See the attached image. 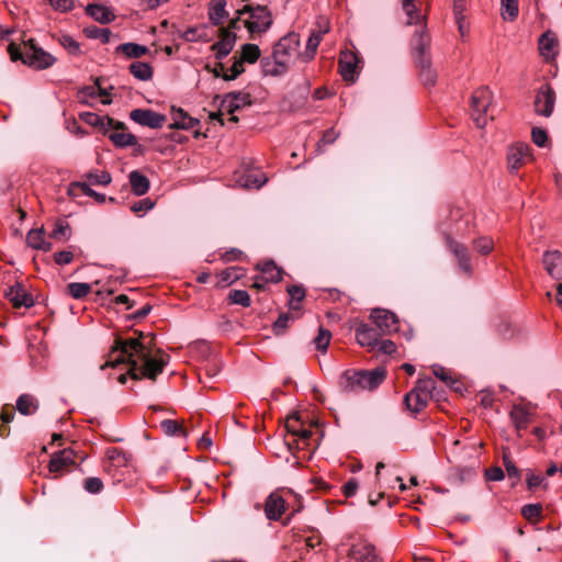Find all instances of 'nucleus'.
I'll return each mask as SVG.
<instances>
[{
	"instance_id": "nucleus-1",
	"label": "nucleus",
	"mask_w": 562,
	"mask_h": 562,
	"mask_svg": "<svg viewBox=\"0 0 562 562\" xmlns=\"http://www.w3.org/2000/svg\"><path fill=\"white\" fill-rule=\"evenodd\" d=\"M158 355H151V347L146 345L140 339H122L117 338L112 348V359L106 361L102 369L105 367H116L120 363L128 364V375L133 380L149 379L156 381L167 364L164 359V353L158 351Z\"/></svg>"
},
{
	"instance_id": "nucleus-2",
	"label": "nucleus",
	"mask_w": 562,
	"mask_h": 562,
	"mask_svg": "<svg viewBox=\"0 0 562 562\" xmlns=\"http://www.w3.org/2000/svg\"><path fill=\"white\" fill-rule=\"evenodd\" d=\"M300 35L290 32L281 37L273 46L271 56L261 59V69L265 76L280 77L285 75L295 57L300 58Z\"/></svg>"
},
{
	"instance_id": "nucleus-3",
	"label": "nucleus",
	"mask_w": 562,
	"mask_h": 562,
	"mask_svg": "<svg viewBox=\"0 0 562 562\" xmlns=\"http://www.w3.org/2000/svg\"><path fill=\"white\" fill-rule=\"evenodd\" d=\"M386 376L384 368H375L373 370H347L339 380L341 389L346 392H360L364 390L376 389Z\"/></svg>"
},
{
	"instance_id": "nucleus-4",
	"label": "nucleus",
	"mask_w": 562,
	"mask_h": 562,
	"mask_svg": "<svg viewBox=\"0 0 562 562\" xmlns=\"http://www.w3.org/2000/svg\"><path fill=\"white\" fill-rule=\"evenodd\" d=\"M435 391L436 382L431 378L419 379L415 387L404 397L407 409L415 414L422 412L435 396Z\"/></svg>"
},
{
	"instance_id": "nucleus-5",
	"label": "nucleus",
	"mask_w": 562,
	"mask_h": 562,
	"mask_svg": "<svg viewBox=\"0 0 562 562\" xmlns=\"http://www.w3.org/2000/svg\"><path fill=\"white\" fill-rule=\"evenodd\" d=\"M239 15L248 14L249 18L245 20V26L251 33H265L272 24V15L266 5L246 4L237 10Z\"/></svg>"
},
{
	"instance_id": "nucleus-6",
	"label": "nucleus",
	"mask_w": 562,
	"mask_h": 562,
	"mask_svg": "<svg viewBox=\"0 0 562 562\" xmlns=\"http://www.w3.org/2000/svg\"><path fill=\"white\" fill-rule=\"evenodd\" d=\"M492 92L486 87L476 89L471 97V116L476 126L483 128L488 121V108L492 103Z\"/></svg>"
},
{
	"instance_id": "nucleus-7",
	"label": "nucleus",
	"mask_w": 562,
	"mask_h": 562,
	"mask_svg": "<svg viewBox=\"0 0 562 562\" xmlns=\"http://www.w3.org/2000/svg\"><path fill=\"white\" fill-rule=\"evenodd\" d=\"M26 45L29 49L25 52V59H23L25 65L35 69H46L55 64L56 58L43 48L37 47L34 40H30Z\"/></svg>"
},
{
	"instance_id": "nucleus-8",
	"label": "nucleus",
	"mask_w": 562,
	"mask_h": 562,
	"mask_svg": "<svg viewBox=\"0 0 562 562\" xmlns=\"http://www.w3.org/2000/svg\"><path fill=\"white\" fill-rule=\"evenodd\" d=\"M370 318L382 335H390L398 329L397 316L383 308H375L371 312Z\"/></svg>"
},
{
	"instance_id": "nucleus-9",
	"label": "nucleus",
	"mask_w": 562,
	"mask_h": 562,
	"mask_svg": "<svg viewBox=\"0 0 562 562\" xmlns=\"http://www.w3.org/2000/svg\"><path fill=\"white\" fill-rule=\"evenodd\" d=\"M555 92L549 85H543L537 92L533 106L538 115L549 117L554 109Z\"/></svg>"
},
{
	"instance_id": "nucleus-10",
	"label": "nucleus",
	"mask_w": 562,
	"mask_h": 562,
	"mask_svg": "<svg viewBox=\"0 0 562 562\" xmlns=\"http://www.w3.org/2000/svg\"><path fill=\"white\" fill-rule=\"evenodd\" d=\"M446 244L458 261L459 268L467 274L472 272L471 257L468 247L454 240L450 235H445Z\"/></svg>"
},
{
	"instance_id": "nucleus-11",
	"label": "nucleus",
	"mask_w": 562,
	"mask_h": 562,
	"mask_svg": "<svg viewBox=\"0 0 562 562\" xmlns=\"http://www.w3.org/2000/svg\"><path fill=\"white\" fill-rule=\"evenodd\" d=\"M135 123L150 128H160L166 122V116L147 109H135L130 113Z\"/></svg>"
},
{
	"instance_id": "nucleus-12",
	"label": "nucleus",
	"mask_w": 562,
	"mask_h": 562,
	"mask_svg": "<svg viewBox=\"0 0 562 562\" xmlns=\"http://www.w3.org/2000/svg\"><path fill=\"white\" fill-rule=\"evenodd\" d=\"M76 456L77 453L70 448L55 452L48 464L49 472L55 473V477H57L58 474L63 473L75 463Z\"/></svg>"
},
{
	"instance_id": "nucleus-13",
	"label": "nucleus",
	"mask_w": 562,
	"mask_h": 562,
	"mask_svg": "<svg viewBox=\"0 0 562 562\" xmlns=\"http://www.w3.org/2000/svg\"><path fill=\"white\" fill-rule=\"evenodd\" d=\"M430 47V35L426 26H423L419 31H416L412 38V50L414 54L415 63L420 59H430L428 56Z\"/></svg>"
},
{
	"instance_id": "nucleus-14",
	"label": "nucleus",
	"mask_w": 562,
	"mask_h": 562,
	"mask_svg": "<svg viewBox=\"0 0 562 562\" xmlns=\"http://www.w3.org/2000/svg\"><path fill=\"white\" fill-rule=\"evenodd\" d=\"M4 295L15 308L31 307L34 304L33 296L19 282L9 286L5 290Z\"/></svg>"
},
{
	"instance_id": "nucleus-15",
	"label": "nucleus",
	"mask_w": 562,
	"mask_h": 562,
	"mask_svg": "<svg viewBox=\"0 0 562 562\" xmlns=\"http://www.w3.org/2000/svg\"><path fill=\"white\" fill-rule=\"evenodd\" d=\"M358 57L351 50H344L339 57V71L344 80L353 82L357 76Z\"/></svg>"
},
{
	"instance_id": "nucleus-16",
	"label": "nucleus",
	"mask_w": 562,
	"mask_h": 562,
	"mask_svg": "<svg viewBox=\"0 0 562 562\" xmlns=\"http://www.w3.org/2000/svg\"><path fill=\"white\" fill-rule=\"evenodd\" d=\"M285 512V501L282 495L276 491L272 492L265 502V515L268 520H279Z\"/></svg>"
},
{
	"instance_id": "nucleus-17",
	"label": "nucleus",
	"mask_w": 562,
	"mask_h": 562,
	"mask_svg": "<svg viewBox=\"0 0 562 562\" xmlns=\"http://www.w3.org/2000/svg\"><path fill=\"white\" fill-rule=\"evenodd\" d=\"M221 40L211 46L215 52V58L221 60L225 58L234 48L236 42V34L222 27L220 31Z\"/></svg>"
},
{
	"instance_id": "nucleus-18",
	"label": "nucleus",
	"mask_w": 562,
	"mask_h": 562,
	"mask_svg": "<svg viewBox=\"0 0 562 562\" xmlns=\"http://www.w3.org/2000/svg\"><path fill=\"white\" fill-rule=\"evenodd\" d=\"M382 334L376 327L361 324L356 328V340L362 347L374 349Z\"/></svg>"
},
{
	"instance_id": "nucleus-19",
	"label": "nucleus",
	"mask_w": 562,
	"mask_h": 562,
	"mask_svg": "<svg viewBox=\"0 0 562 562\" xmlns=\"http://www.w3.org/2000/svg\"><path fill=\"white\" fill-rule=\"evenodd\" d=\"M529 146L518 143L508 148L507 165L510 171L518 170L528 159Z\"/></svg>"
},
{
	"instance_id": "nucleus-20",
	"label": "nucleus",
	"mask_w": 562,
	"mask_h": 562,
	"mask_svg": "<svg viewBox=\"0 0 562 562\" xmlns=\"http://www.w3.org/2000/svg\"><path fill=\"white\" fill-rule=\"evenodd\" d=\"M349 562H382L371 544L352 546L349 552Z\"/></svg>"
},
{
	"instance_id": "nucleus-21",
	"label": "nucleus",
	"mask_w": 562,
	"mask_h": 562,
	"mask_svg": "<svg viewBox=\"0 0 562 562\" xmlns=\"http://www.w3.org/2000/svg\"><path fill=\"white\" fill-rule=\"evenodd\" d=\"M510 420L513 422L516 430L520 432L526 429L533 419V413L528 405H514L509 413Z\"/></svg>"
},
{
	"instance_id": "nucleus-22",
	"label": "nucleus",
	"mask_w": 562,
	"mask_h": 562,
	"mask_svg": "<svg viewBox=\"0 0 562 562\" xmlns=\"http://www.w3.org/2000/svg\"><path fill=\"white\" fill-rule=\"evenodd\" d=\"M542 262L546 271L555 280L562 279V254L558 250H547Z\"/></svg>"
},
{
	"instance_id": "nucleus-23",
	"label": "nucleus",
	"mask_w": 562,
	"mask_h": 562,
	"mask_svg": "<svg viewBox=\"0 0 562 562\" xmlns=\"http://www.w3.org/2000/svg\"><path fill=\"white\" fill-rule=\"evenodd\" d=\"M249 104H251L250 94L240 91L227 93L222 101V108L229 114H233L240 108Z\"/></svg>"
},
{
	"instance_id": "nucleus-24",
	"label": "nucleus",
	"mask_w": 562,
	"mask_h": 562,
	"mask_svg": "<svg viewBox=\"0 0 562 562\" xmlns=\"http://www.w3.org/2000/svg\"><path fill=\"white\" fill-rule=\"evenodd\" d=\"M328 32V26L325 25L324 27L319 26L318 30L312 31L307 43L305 50L300 54V58L307 63L312 60L316 54L317 47L323 38V35Z\"/></svg>"
},
{
	"instance_id": "nucleus-25",
	"label": "nucleus",
	"mask_w": 562,
	"mask_h": 562,
	"mask_svg": "<svg viewBox=\"0 0 562 562\" xmlns=\"http://www.w3.org/2000/svg\"><path fill=\"white\" fill-rule=\"evenodd\" d=\"M172 123L169 125L171 130H191L199 124V120L189 116L182 109L172 108Z\"/></svg>"
},
{
	"instance_id": "nucleus-26",
	"label": "nucleus",
	"mask_w": 562,
	"mask_h": 562,
	"mask_svg": "<svg viewBox=\"0 0 562 562\" xmlns=\"http://www.w3.org/2000/svg\"><path fill=\"white\" fill-rule=\"evenodd\" d=\"M86 13L99 23H110L115 19L111 9L103 4L90 3L86 7Z\"/></svg>"
},
{
	"instance_id": "nucleus-27",
	"label": "nucleus",
	"mask_w": 562,
	"mask_h": 562,
	"mask_svg": "<svg viewBox=\"0 0 562 562\" xmlns=\"http://www.w3.org/2000/svg\"><path fill=\"white\" fill-rule=\"evenodd\" d=\"M130 184L135 195H144L149 190V180L138 170H133L128 175Z\"/></svg>"
},
{
	"instance_id": "nucleus-28",
	"label": "nucleus",
	"mask_w": 562,
	"mask_h": 562,
	"mask_svg": "<svg viewBox=\"0 0 562 562\" xmlns=\"http://www.w3.org/2000/svg\"><path fill=\"white\" fill-rule=\"evenodd\" d=\"M227 15L226 0H211L209 4V19L213 25H220Z\"/></svg>"
},
{
	"instance_id": "nucleus-29",
	"label": "nucleus",
	"mask_w": 562,
	"mask_h": 562,
	"mask_svg": "<svg viewBox=\"0 0 562 562\" xmlns=\"http://www.w3.org/2000/svg\"><path fill=\"white\" fill-rule=\"evenodd\" d=\"M257 268L261 271L260 278L265 279L266 283H277L282 279V271L273 261L258 265Z\"/></svg>"
},
{
	"instance_id": "nucleus-30",
	"label": "nucleus",
	"mask_w": 562,
	"mask_h": 562,
	"mask_svg": "<svg viewBox=\"0 0 562 562\" xmlns=\"http://www.w3.org/2000/svg\"><path fill=\"white\" fill-rule=\"evenodd\" d=\"M16 409L22 415H32L38 409V401L31 394H22L18 397Z\"/></svg>"
},
{
	"instance_id": "nucleus-31",
	"label": "nucleus",
	"mask_w": 562,
	"mask_h": 562,
	"mask_svg": "<svg viewBox=\"0 0 562 562\" xmlns=\"http://www.w3.org/2000/svg\"><path fill=\"white\" fill-rule=\"evenodd\" d=\"M416 66L419 68V77L420 80L425 86H432L436 82L437 74L431 68V61L430 59H420L419 61L415 63Z\"/></svg>"
},
{
	"instance_id": "nucleus-32",
	"label": "nucleus",
	"mask_w": 562,
	"mask_h": 562,
	"mask_svg": "<svg viewBox=\"0 0 562 562\" xmlns=\"http://www.w3.org/2000/svg\"><path fill=\"white\" fill-rule=\"evenodd\" d=\"M402 9L407 15V25L418 24L425 20V16L419 14L414 0H402Z\"/></svg>"
},
{
	"instance_id": "nucleus-33",
	"label": "nucleus",
	"mask_w": 562,
	"mask_h": 562,
	"mask_svg": "<svg viewBox=\"0 0 562 562\" xmlns=\"http://www.w3.org/2000/svg\"><path fill=\"white\" fill-rule=\"evenodd\" d=\"M131 74L138 80L147 81L153 77V68L143 61H133L128 67Z\"/></svg>"
},
{
	"instance_id": "nucleus-34",
	"label": "nucleus",
	"mask_w": 562,
	"mask_h": 562,
	"mask_svg": "<svg viewBox=\"0 0 562 562\" xmlns=\"http://www.w3.org/2000/svg\"><path fill=\"white\" fill-rule=\"evenodd\" d=\"M557 46V40L550 34L544 33L539 38V50L540 54L546 58H553L555 52L554 48Z\"/></svg>"
},
{
	"instance_id": "nucleus-35",
	"label": "nucleus",
	"mask_w": 562,
	"mask_h": 562,
	"mask_svg": "<svg viewBox=\"0 0 562 562\" xmlns=\"http://www.w3.org/2000/svg\"><path fill=\"white\" fill-rule=\"evenodd\" d=\"M116 52L124 54L127 58H138L147 54L148 48L136 43H124L116 47Z\"/></svg>"
},
{
	"instance_id": "nucleus-36",
	"label": "nucleus",
	"mask_w": 562,
	"mask_h": 562,
	"mask_svg": "<svg viewBox=\"0 0 562 562\" xmlns=\"http://www.w3.org/2000/svg\"><path fill=\"white\" fill-rule=\"evenodd\" d=\"M267 182V178L263 173H245L239 177L238 183L245 188H261Z\"/></svg>"
},
{
	"instance_id": "nucleus-37",
	"label": "nucleus",
	"mask_w": 562,
	"mask_h": 562,
	"mask_svg": "<svg viewBox=\"0 0 562 562\" xmlns=\"http://www.w3.org/2000/svg\"><path fill=\"white\" fill-rule=\"evenodd\" d=\"M260 57V48L256 44H244L241 46V52L239 58L243 63L254 64Z\"/></svg>"
},
{
	"instance_id": "nucleus-38",
	"label": "nucleus",
	"mask_w": 562,
	"mask_h": 562,
	"mask_svg": "<svg viewBox=\"0 0 562 562\" xmlns=\"http://www.w3.org/2000/svg\"><path fill=\"white\" fill-rule=\"evenodd\" d=\"M286 292L290 295L289 305L292 310H299L300 303L305 297V290L301 285H289Z\"/></svg>"
},
{
	"instance_id": "nucleus-39",
	"label": "nucleus",
	"mask_w": 562,
	"mask_h": 562,
	"mask_svg": "<svg viewBox=\"0 0 562 562\" xmlns=\"http://www.w3.org/2000/svg\"><path fill=\"white\" fill-rule=\"evenodd\" d=\"M521 515L529 522H537L542 517V505L541 504H527L521 508Z\"/></svg>"
},
{
	"instance_id": "nucleus-40",
	"label": "nucleus",
	"mask_w": 562,
	"mask_h": 562,
	"mask_svg": "<svg viewBox=\"0 0 562 562\" xmlns=\"http://www.w3.org/2000/svg\"><path fill=\"white\" fill-rule=\"evenodd\" d=\"M501 4L504 20L514 21L518 16V0H502Z\"/></svg>"
},
{
	"instance_id": "nucleus-41",
	"label": "nucleus",
	"mask_w": 562,
	"mask_h": 562,
	"mask_svg": "<svg viewBox=\"0 0 562 562\" xmlns=\"http://www.w3.org/2000/svg\"><path fill=\"white\" fill-rule=\"evenodd\" d=\"M110 139L117 147H127L137 144V138L130 133H113L110 135Z\"/></svg>"
},
{
	"instance_id": "nucleus-42",
	"label": "nucleus",
	"mask_w": 562,
	"mask_h": 562,
	"mask_svg": "<svg viewBox=\"0 0 562 562\" xmlns=\"http://www.w3.org/2000/svg\"><path fill=\"white\" fill-rule=\"evenodd\" d=\"M68 293L76 300H80L89 294L91 286L89 283L72 282L67 285Z\"/></svg>"
},
{
	"instance_id": "nucleus-43",
	"label": "nucleus",
	"mask_w": 562,
	"mask_h": 562,
	"mask_svg": "<svg viewBox=\"0 0 562 562\" xmlns=\"http://www.w3.org/2000/svg\"><path fill=\"white\" fill-rule=\"evenodd\" d=\"M228 300L233 304L248 307L251 304L250 296L245 290H232L228 294Z\"/></svg>"
},
{
	"instance_id": "nucleus-44",
	"label": "nucleus",
	"mask_w": 562,
	"mask_h": 562,
	"mask_svg": "<svg viewBox=\"0 0 562 562\" xmlns=\"http://www.w3.org/2000/svg\"><path fill=\"white\" fill-rule=\"evenodd\" d=\"M85 34L89 38H99L102 43H108L111 37V31L109 29H100L98 26H88L85 29Z\"/></svg>"
},
{
	"instance_id": "nucleus-45",
	"label": "nucleus",
	"mask_w": 562,
	"mask_h": 562,
	"mask_svg": "<svg viewBox=\"0 0 562 562\" xmlns=\"http://www.w3.org/2000/svg\"><path fill=\"white\" fill-rule=\"evenodd\" d=\"M526 484L529 491H535L539 487L548 488V482H546L544 477L540 474H535L531 471L527 472L526 475Z\"/></svg>"
},
{
	"instance_id": "nucleus-46",
	"label": "nucleus",
	"mask_w": 562,
	"mask_h": 562,
	"mask_svg": "<svg viewBox=\"0 0 562 562\" xmlns=\"http://www.w3.org/2000/svg\"><path fill=\"white\" fill-rule=\"evenodd\" d=\"M89 184L92 186H108L111 183L112 177L108 171L89 172L86 175Z\"/></svg>"
},
{
	"instance_id": "nucleus-47",
	"label": "nucleus",
	"mask_w": 562,
	"mask_h": 562,
	"mask_svg": "<svg viewBox=\"0 0 562 562\" xmlns=\"http://www.w3.org/2000/svg\"><path fill=\"white\" fill-rule=\"evenodd\" d=\"M330 331L323 327H319L318 335L314 338L316 349L319 351H326L330 342Z\"/></svg>"
},
{
	"instance_id": "nucleus-48",
	"label": "nucleus",
	"mask_w": 562,
	"mask_h": 562,
	"mask_svg": "<svg viewBox=\"0 0 562 562\" xmlns=\"http://www.w3.org/2000/svg\"><path fill=\"white\" fill-rule=\"evenodd\" d=\"M160 427L164 430V432L169 436H175V435L186 436V431L183 430L182 426L176 420L165 419L160 423Z\"/></svg>"
},
{
	"instance_id": "nucleus-49",
	"label": "nucleus",
	"mask_w": 562,
	"mask_h": 562,
	"mask_svg": "<svg viewBox=\"0 0 562 562\" xmlns=\"http://www.w3.org/2000/svg\"><path fill=\"white\" fill-rule=\"evenodd\" d=\"M473 247L479 254L486 256L493 250L494 241L490 237H480L473 241Z\"/></svg>"
},
{
	"instance_id": "nucleus-50",
	"label": "nucleus",
	"mask_w": 562,
	"mask_h": 562,
	"mask_svg": "<svg viewBox=\"0 0 562 562\" xmlns=\"http://www.w3.org/2000/svg\"><path fill=\"white\" fill-rule=\"evenodd\" d=\"M59 43L71 55H79L81 53L79 43L70 35H61Z\"/></svg>"
},
{
	"instance_id": "nucleus-51",
	"label": "nucleus",
	"mask_w": 562,
	"mask_h": 562,
	"mask_svg": "<svg viewBox=\"0 0 562 562\" xmlns=\"http://www.w3.org/2000/svg\"><path fill=\"white\" fill-rule=\"evenodd\" d=\"M44 239L43 228L31 229L26 235V244L34 249H37Z\"/></svg>"
},
{
	"instance_id": "nucleus-52",
	"label": "nucleus",
	"mask_w": 562,
	"mask_h": 562,
	"mask_svg": "<svg viewBox=\"0 0 562 562\" xmlns=\"http://www.w3.org/2000/svg\"><path fill=\"white\" fill-rule=\"evenodd\" d=\"M294 317L289 313H282L277 321L273 323V331L276 335H281L288 328L289 323L292 322Z\"/></svg>"
},
{
	"instance_id": "nucleus-53",
	"label": "nucleus",
	"mask_w": 562,
	"mask_h": 562,
	"mask_svg": "<svg viewBox=\"0 0 562 562\" xmlns=\"http://www.w3.org/2000/svg\"><path fill=\"white\" fill-rule=\"evenodd\" d=\"M106 456L110 461L115 463L116 465H125L127 463L126 453L119 448H109L106 450Z\"/></svg>"
},
{
	"instance_id": "nucleus-54",
	"label": "nucleus",
	"mask_w": 562,
	"mask_h": 562,
	"mask_svg": "<svg viewBox=\"0 0 562 562\" xmlns=\"http://www.w3.org/2000/svg\"><path fill=\"white\" fill-rule=\"evenodd\" d=\"M52 237L56 239H68L70 237V225L65 221H58L55 224Z\"/></svg>"
},
{
	"instance_id": "nucleus-55",
	"label": "nucleus",
	"mask_w": 562,
	"mask_h": 562,
	"mask_svg": "<svg viewBox=\"0 0 562 562\" xmlns=\"http://www.w3.org/2000/svg\"><path fill=\"white\" fill-rule=\"evenodd\" d=\"M241 269L239 267H231L221 272V281L232 284L241 277Z\"/></svg>"
},
{
	"instance_id": "nucleus-56",
	"label": "nucleus",
	"mask_w": 562,
	"mask_h": 562,
	"mask_svg": "<svg viewBox=\"0 0 562 562\" xmlns=\"http://www.w3.org/2000/svg\"><path fill=\"white\" fill-rule=\"evenodd\" d=\"M503 463L506 469V472L510 479H515L514 484L520 479V470L515 465L509 456L506 453L503 454Z\"/></svg>"
},
{
	"instance_id": "nucleus-57",
	"label": "nucleus",
	"mask_w": 562,
	"mask_h": 562,
	"mask_svg": "<svg viewBox=\"0 0 562 562\" xmlns=\"http://www.w3.org/2000/svg\"><path fill=\"white\" fill-rule=\"evenodd\" d=\"M83 487L88 493L98 494L102 491L103 483L100 477L92 476L85 480Z\"/></svg>"
},
{
	"instance_id": "nucleus-58",
	"label": "nucleus",
	"mask_w": 562,
	"mask_h": 562,
	"mask_svg": "<svg viewBox=\"0 0 562 562\" xmlns=\"http://www.w3.org/2000/svg\"><path fill=\"white\" fill-rule=\"evenodd\" d=\"M76 187L80 188L85 195L94 198L100 203H103L105 201V195L98 193L97 191L91 189L90 184L87 182H78L76 183Z\"/></svg>"
},
{
	"instance_id": "nucleus-59",
	"label": "nucleus",
	"mask_w": 562,
	"mask_h": 562,
	"mask_svg": "<svg viewBox=\"0 0 562 562\" xmlns=\"http://www.w3.org/2000/svg\"><path fill=\"white\" fill-rule=\"evenodd\" d=\"M243 64L244 63L240 58L235 59L234 64L231 67V74H224L223 79L226 81L236 79L239 75H241L245 71Z\"/></svg>"
},
{
	"instance_id": "nucleus-60",
	"label": "nucleus",
	"mask_w": 562,
	"mask_h": 562,
	"mask_svg": "<svg viewBox=\"0 0 562 562\" xmlns=\"http://www.w3.org/2000/svg\"><path fill=\"white\" fill-rule=\"evenodd\" d=\"M531 137H532V142L539 147H544L546 143L548 140L547 132L540 127L532 128Z\"/></svg>"
},
{
	"instance_id": "nucleus-61",
	"label": "nucleus",
	"mask_w": 562,
	"mask_h": 562,
	"mask_svg": "<svg viewBox=\"0 0 562 562\" xmlns=\"http://www.w3.org/2000/svg\"><path fill=\"white\" fill-rule=\"evenodd\" d=\"M180 37L187 42H199L202 40V34L199 32L198 27H189L182 33H180Z\"/></svg>"
},
{
	"instance_id": "nucleus-62",
	"label": "nucleus",
	"mask_w": 562,
	"mask_h": 562,
	"mask_svg": "<svg viewBox=\"0 0 562 562\" xmlns=\"http://www.w3.org/2000/svg\"><path fill=\"white\" fill-rule=\"evenodd\" d=\"M155 203L146 198V199H143L136 203H134L132 206H131V211L134 212V213H138V212H147L149 210H151L154 207Z\"/></svg>"
},
{
	"instance_id": "nucleus-63",
	"label": "nucleus",
	"mask_w": 562,
	"mask_h": 562,
	"mask_svg": "<svg viewBox=\"0 0 562 562\" xmlns=\"http://www.w3.org/2000/svg\"><path fill=\"white\" fill-rule=\"evenodd\" d=\"M375 348H378V350L384 355H392L396 351L395 344L390 339H383V340L379 339Z\"/></svg>"
},
{
	"instance_id": "nucleus-64",
	"label": "nucleus",
	"mask_w": 562,
	"mask_h": 562,
	"mask_svg": "<svg viewBox=\"0 0 562 562\" xmlns=\"http://www.w3.org/2000/svg\"><path fill=\"white\" fill-rule=\"evenodd\" d=\"M54 259L57 265H60V266L68 265L72 261L74 255L71 251L63 250V251L56 252L54 255Z\"/></svg>"
}]
</instances>
